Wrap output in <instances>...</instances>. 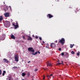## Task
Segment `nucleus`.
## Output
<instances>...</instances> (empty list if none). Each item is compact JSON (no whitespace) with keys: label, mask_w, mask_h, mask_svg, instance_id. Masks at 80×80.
Masks as SVG:
<instances>
[{"label":"nucleus","mask_w":80,"mask_h":80,"mask_svg":"<svg viewBox=\"0 0 80 80\" xmlns=\"http://www.w3.org/2000/svg\"><path fill=\"white\" fill-rule=\"evenodd\" d=\"M28 52H32V53H31V54L32 55H37V53H38V52H36L34 53L35 50L33 49V48L29 47L28 48Z\"/></svg>","instance_id":"obj_1"},{"label":"nucleus","mask_w":80,"mask_h":80,"mask_svg":"<svg viewBox=\"0 0 80 80\" xmlns=\"http://www.w3.org/2000/svg\"><path fill=\"white\" fill-rule=\"evenodd\" d=\"M65 39L64 38H62L59 41H58V43H61L62 45H63V44L65 43Z\"/></svg>","instance_id":"obj_2"},{"label":"nucleus","mask_w":80,"mask_h":80,"mask_svg":"<svg viewBox=\"0 0 80 80\" xmlns=\"http://www.w3.org/2000/svg\"><path fill=\"white\" fill-rule=\"evenodd\" d=\"M16 24L15 25V23H13L12 24V25L14 27L15 29H17V28H18V22H16Z\"/></svg>","instance_id":"obj_3"},{"label":"nucleus","mask_w":80,"mask_h":80,"mask_svg":"<svg viewBox=\"0 0 80 80\" xmlns=\"http://www.w3.org/2000/svg\"><path fill=\"white\" fill-rule=\"evenodd\" d=\"M14 58H15V62H18V61H19V60L18 59V55H15L14 56Z\"/></svg>","instance_id":"obj_4"},{"label":"nucleus","mask_w":80,"mask_h":80,"mask_svg":"<svg viewBox=\"0 0 80 80\" xmlns=\"http://www.w3.org/2000/svg\"><path fill=\"white\" fill-rule=\"evenodd\" d=\"M6 25L8 27H9L10 26V22L8 21H5Z\"/></svg>","instance_id":"obj_5"},{"label":"nucleus","mask_w":80,"mask_h":80,"mask_svg":"<svg viewBox=\"0 0 80 80\" xmlns=\"http://www.w3.org/2000/svg\"><path fill=\"white\" fill-rule=\"evenodd\" d=\"M50 46L52 48H55L56 47V44L55 43H52Z\"/></svg>","instance_id":"obj_6"},{"label":"nucleus","mask_w":80,"mask_h":80,"mask_svg":"<svg viewBox=\"0 0 80 80\" xmlns=\"http://www.w3.org/2000/svg\"><path fill=\"white\" fill-rule=\"evenodd\" d=\"M2 36L3 37H1V38H0V40H5V34H3Z\"/></svg>","instance_id":"obj_7"},{"label":"nucleus","mask_w":80,"mask_h":80,"mask_svg":"<svg viewBox=\"0 0 80 80\" xmlns=\"http://www.w3.org/2000/svg\"><path fill=\"white\" fill-rule=\"evenodd\" d=\"M47 17L48 18L49 17V18H51L53 17V15H52V14H48V15H47Z\"/></svg>","instance_id":"obj_8"},{"label":"nucleus","mask_w":80,"mask_h":80,"mask_svg":"<svg viewBox=\"0 0 80 80\" xmlns=\"http://www.w3.org/2000/svg\"><path fill=\"white\" fill-rule=\"evenodd\" d=\"M3 61L4 62H6V63H9V61L5 58L3 59Z\"/></svg>","instance_id":"obj_9"},{"label":"nucleus","mask_w":80,"mask_h":80,"mask_svg":"<svg viewBox=\"0 0 80 80\" xmlns=\"http://www.w3.org/2000/svg\"><path fill=\"white\" fill-rule=\"evenodd\" d=\"M4 15L5 17H9V13L8 12H6L4 13Z\"/></svg>","instance_id":"obj_10"},{"label":"nucleus","mask_w":80,"mask_h":80,"mask_svg":"<svg viewBox=\"0 0 80 80\" xmlns=\"http://www.w3.org/2000/svg\"><path fill=\"white\" fill-rule=\"evenodd\" d=\"M32 38L30 36H28V41H29V40H32Z\"/></svg>","instance_id":"obj_11"},{"label":"nucleus","mask_w":80,"mask_h":80,"mask_svg":"<svg viewBox=\"0 0 80 80\" xmlns=\"http://www.w3.org/2000/svg\"><path fill=\"white\" fill-rule=\"evenodd\" d=\"M11 38L12 39H15V36H14V35H13L12 34L11 35Z\"/></svg>","instance_id":"obj_12"},{"label":"nucleus","mask_w":80,"mask_h":80,"mask_svg":"<svg viewBox=\"0 0 80 80\" xmlns=\"http://www.w3.org/2000/svg\"><path fill=\"white\" fill-rule=\"evenodd\" d=\"M47 66H49L50 67H52V64L49 63V62H47Z\"/></svg>","instance_id":"obj_13"},{"label":"nucleus","mask_w":80,"mask_h":80,"mask_svg":"<svg viewBox=\"0 0 80 80\" xmlns=\"http://www.w3.org/2000/svg\"><path fill=\"white\" fill-rule=\"evenodd\" d=\"M3 19V17H2V16H0V22L2 21Z\"/></svg>","instance_id":"obj_14"},{"label":"nucleus","mask_w":80,"mask_h":80,"mask_svg":"<svg viewBox=\"0 0 80 80\" xmlns=\"http://www.w3.org/2000/svg\"><path fill=\"white\" fill-rule=\"evenodd\" d=\"M26 75V74L25 73L23 72L22 74V77H25V75Z\"/></svg>","instance_id":"obj_15"},{"label":"nucleus","mask_w":80,"mask_h":80,"mask_svg":"<svg viewBox=\"0 0 80 80\" xmlns=\"http://www.w3.org/2000/svg\"><path fill=\"white\" fill-rule=\"evenodd\" d=\"M74 45V44H70V48H72L73 47Z\"/></svg>","instance_id":"obj_16"},{"label":"nucleus","mask_w":80,"mask_h":80,"mask_svg":"<svg viewBox=\"0 0 80 80\" xmlns=\"http://www.w3.org/2000/svg\"><path fill=\"white\" fill-rule=\"evenodd\" d=\"M6 73V72L5 71H3V73H2V75L3 76H4L5 75V73Z\"/></svg>","instance_id":"obj_17"},{"label":"nucleus","mask_w":80,"mask_h":80,"mask_svg":"<svg viewBox=\"0 0 80 80\" xmlns=\"http://www.w3.org/2000/svg\"><path fill=\"white\" fill-rule=\"evenodd\" d=\"M30 73L29 72H28L27 73V76H28V77H30Z\"/></svg>","instance_id":"obj_18"},{"label":"nucleus","mask_w":80,"mask_h":80,"mask_svg":"<svg viewBox=\"0 0 80 80\" xmlns=\"http://www.w3.org/2000/svg\"><path fill=\"white\" fill-rule=\"evenodd\" d=\"M52 75H53L52 74H51L50 76H47V77H48L49 78H50V77H52Z\"/></svg>","instance_id":"obj_19"},{"label":"nucleus","mask_w":80,"mask_h":80,"mask_svg":"<svg viewBox=\"0 0 80 80\" xmlns=\"http://www.w3.org/2000/svg\"><path fill=\"white\" fill-rule=\"evenodd\" d=\"M80 51H78V52L77 53V55L78 56H80Z\"/></svg>","instance_id":"obj_20"},{"label":"nucleus","mask_w":80,"mask_h":80,"mask_svg":"<svg viewBox=\"0 0 80 80\" xmlns=\"http://www.w3.org/2000/svg\"><path fill=\"white\" fill-rule=\"evenodd\" d=\"M71 53L72 54V55H74V54H75V52L73 51H72L71 52Z\"/></svg>","instance_id":"obj_21"},{"label":"nucleus","mask_w":80,"mask_h":80,"mask_svg":"<svg viewBox=\"0 0 80 80\" xmlns=\"http://www.w3.org/2000/svg\"><path fill=\"white\" fill-rule=\"evenodd\" d=\"M61 55H62V56H63L64 55V53L63 52H62L61 53Z\"/></svg>","instance_id":"obj_22"},{"label":"nucleus","mask_w":80,"mask_h":80,"mask_svg":"<svg viewBox=\"0 0 80 80\" xmlns=\"http://www.w3.org/2000/svg\"><path fill=\"white\" fill-rule=\"evenodd\" d=\"M60 64H61V63L60 62L58 63H57V65H60Z\"/></svg>","instance_id":"obj_23"},{"label":"nucleus","mask_w":80,"mask_h":80,"mask_svg":"<svg viewBox=\"0 0 80 80\" xmlns=\"http://www.w3.org/2000/svg\"><path fill=\"white\" fill-rule=\"evenodd\" d=\"M17 68V67L14 66L12 68H14V69H15V68Z\"/></svg>","instance_id":"obj_24"},{"label":"nucleus","mask_w":80,"mask_h":80,"mask_svg":"<svg viewBox=\"0 0 80 80\" xmlns=\"http://www.w3.org/2000/svg\"><path fill=\"white\" fill-rule=\"evenodd\" d=\"M38 36H36V37H35V38H36V39H37V38H38Z\"/></svg>","instance_id":"obj_25"},{"label":"nucleus","mask_w":80,"mask_h":80,"mask_svg":"<svg viewBox=\"0 0 80 80\" xmlns=\"http://www.w3.org/2000/svg\"><path fill=\"white\" fill-rule=\"evenodd\" d=\"M66 55H67L68 56V53L67 52H66Z\"/></svg>","instance_id":"obj_26"},{"label":"nucleus","mask_w":80,"mask_h":80,"mask_svg":"<svg viewBox=\"0 0 80 80\" xmlns=\"http://www.w3.org/2000/svg\"><path fill=\"white\" fill-rule=\"evenodd\" d=\"M2 70H0V75H1V74H2Z\"/></svg>","instance_id":"obj_27"},{"label":"nucleus","mask_w":80,"mask_h":80,"mask_svg":"<svg viewBox=\"0 0 80 80\" xmlns=\"http://www.w3.org/2000/svg\"><path fill=\"white\" fill-rule=\"evenodd\" d=\"M39 39L40 40H42V38L41 37H39Z\"/></svg>","instance_id":"obj_28"},{"label":"nucleus","mask_w":80,"mask_h":80,"mask_svg":"<svg viewBox=\"0 0 80 80\" xmlns=\"http://www.w3.org/2000/svg\"><path fill=\"white\" fill-rule=\"evenodd\" d=\"M38 70V69H35L34 71L35 72H36V71H37Z\"/></svg>","instance_id":"obj_29"},{"label":"nucleus","mask_w":80,"mask_h":80,"mask_svg":"<svg viewBox=\"0 0 80 80\" xmlns=\"http://www.w3.org/2000/svg\"><path fill=\"white\" fill-rule=\"evenodd\" d=\"M61 48H59L58 50H59V51H61Z\"/></svg>","instance_id":"obj_30"},{"label":"nucleus","mask_w":80,"mask_h":80,"mask_svg":"<svg viewBox=\"0 0 80 80\" xmlns=\"http://www.w3.org/2000/svg\"><path fill=\"white\" fill-rule=\"evenodd\" d=\"M43 80H44L45 79V75H43Z\"/></svg>","instance_id":"obj_31"},{"label":"nucleus","mask_w":80,"mask_h":80,"mask_svg":"<svg viewBox=\"0 0 80 80\" xmlns=\"http://www.w3.org/2000/svg\"><path fill=\"white\" fill-rule=\"evenodd\" d=\"M22 38H23V40H25V37L24 36H23Z\"/></svg>","instance_id":"obj_32"},{"label":"nucleus","mask_w":80,"mask_h":80,"mask_svg":"<svg viewBox=\"0 0 80 80\" xmlns=\"http://www.w3.org/2000/svg\"><path fill=\"white\" fill-rule=\"evenodd\" d=\"M48 45H49L48 44H47V46H46L47 47H48Z\"/></svg>","instance_id":"obj_33"},{"label":"nucleus","mask_w":80,"mask_h":80,"mask_svg":"<svg viewBox=\"0 0 80 80\" xmlns=\"http://www.w3.org/2000/svg\"><path fill=\"white\" fill-rule=\"evenodd\" d=\"M38 52V53L39 54H40V52H39V51H38V52Z\"/></svg>","instance_id":"obj_34"},{"label":"nucleus","mask_w":80,"mask_h":80,"mask_svg":"<svg viewBox=\"0 0 80 80\" xmlns=\"http://www.w3.org/2000/svg\"><path fill=\"white\" fill-rule=\"evenodd\" d=\"M30 62H31L30 61H29L28 62V63H30Z\"/></svg>","instance_id":"obj_35"},{"label":"nucleus","mask_w":80,"mask_h":80,"mask_svg":"<svg viewBox=\"0 0 80 80\" xmlns=\"http://www.w3.org/2000/svg\"><path fill=\"white\" fill-rule=\"evenodd\" d=\"M32 37H35V36L34 35H32Z\"/></svg>","instance_id":"obj_36"},{"label":"nucleus","mask_w":80,"mask_h":80,"mask_svg":"<svg viewBox=\"0 0 80 80\" xmlns=\"http://www.w3.org/2000/svg\"><path fill=\"white\" fill-rule=\"evenodd\" d=\"M57 42H58V41L56 40V41H55V43H57Z\"/></svg>","instance_id":"obj_37"},{"label":"nucleus","mask_w":80,"mask_h":80,"mask_svg":"<svg viewBox=\"0 0 80 80\" xmlns=\"http://www.w3.org/2000/svg\"><path fill=\"white\" fill-rule=\"evenodd\" d=\"M42 43H45V42L42 41Z\"/></svg>","instance_id":"obj_38"},{"label":"nucleus","mask_w":80,"mask_h":80,"mask_svg":"<svg viewBox=\"0 0 80 80\" xmlns=\"http://www.w3.org/2000/svg\"><path fill=\"white\" fill-rule=\"evenodd\" d=\"M11 22H13V21L12 19H11Z\"/></svg>","instance_id":"obj_39"},{"label":"nucleus","mask_w":80,"mask_h":80,"mask_svg":"<svg viewBox=\"0 0 80 80\" xmlns=\"http://www.w3.org/2000/svg\"><path fill=\"white\" fill-rule=\"evenodd\" d=\"M56 0V1H57L58 2H59V1L58 0Z\"/></svg>","instance_id":"obj_40"},{"label":"nucleus","mask_w":80,"mask_h":80,"mask_svg":"<svg viewBox=\"0 0 80 80\" xmlns=\"http://www.w3.org/2000/svg\"><path fill=\"white\" fill-rule=\"evenodd\" d=\"M32 80H34V79H33V78H32Z\"/></svg>","instance_id":"obj_41"},{"label":"nucleus","mask_w":80,"mask_h":80,"mask_svg":"<svg viewBox=\"0 0 80 80\" xmlns=\"http://www.w3.org/2000/svg\"><path fill=\"white\" fill-rule=\"evenodd\" d=\"M77 11H78V9H77Z\"/></svg>","instance_id":"obj_42"},{"label":"nucleus","mask_w":80,"mask_h":80,"mask_svg":"<svg viewBox=\"0 0 80 80\" xmlns=\"http://www.w3.org/2000/svg\"><path fill=\"white\" fill-rule=\"evenodd\" d=\"M3 3H4V4H5V2H3Z\"/></svg>","instance_id":"obj_43"},{"label":"nucleus","mask_w":80,"mask_h":80,"mask_svg":"<svg viewBox=\"0 0 80 80\" xmlns=\"http://www.w3.org/2000/svg\"><path fill=\"white\" fill-rule=\"evenodd\" d=\"M58 62H60V61H58Z\"/></svg>","instance_id":"obj_44"},{"label":"nucleus","mask_w":80,"mask_h":80,"mask_svg":"<svg viewBox=\"0 0 80 80\" xmlns=\"http://www.w3.org/2000/svg\"><path fill=\"white\" fill-rule=\"evenodd\" d=\"M8 80H11L10 79V78H9Z\"/></svg>","instance_id":"obj_45"},{"label":"nucleus","mask_w":80,"mask_h":80,"mask_svg":"<svg viewBox=\"0 0 80 80\" xmlns=\"http://www.w3.org/2000/svg\"><path fill=\"white\" fill-rule=\"evenodd\" d=\"M61 64H63V63H61Z\"/></svg>","instance_id":"obj_46"},{"label":"nucleus","mask_w":80,"mask_h":80,"mask_svg":"<svg viewBox=\"0 0 80 80\" xmlns=\"http://www.w3.org/2000/svg\"><path fill=\"white\" fill-rule=\"evenodd\" d=\"M42 45H43V44H42Z\"/></svg>","instance_id":"obj_47"},{"label":"nucleus","mask_w":80,"mask_h":80,"mask_svg":"<svg viewBox=\"0 0 80 80\" xmlns=\"http://www.w3.org/2000/svg\"><path fill=\"white\" fill-rule=\"evenodd\" d=\"M62 63H63V62H62Z\"/></svg>","instance_id":"obj_48"}]
</instances>
